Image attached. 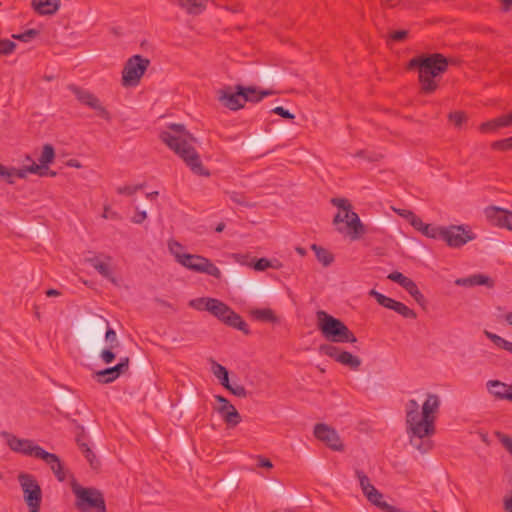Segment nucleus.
<instances>
[{"instance_id":"obj_64","label":"nucleus","mask_w":512,"mask_h":512,"mask_svg":"<svg viewBox=\"0 0 512 512\" xmlns=\"http://www.w3.org/2000/svg\"><path fill=\"white\" fill-rule=\"evenodd\" d=\"M45 294L47 297H57V296L61 295V292L57 289L50 288V289L46 290Z\"/></svg>"},{"instance_id":"obj_39","label":"nucleus","mask_w":512,"mask_h":512,"mask_svg":"<svg viewBox=\"0 0 512 512\" xmlns=\"http://www.w3.org/2000/svg\"><path fill=\"white\" fill-rule=\"evenodd\" d=\"M214 398L218 403L221 404L217 409L219 414H224V412H230L232 408H235V406L232 405L230 401L222 395H215Z\"/></svg>"},{"instance_id":"obj_1","label":"nucleus","mask_w":512,"mask_h":512,"mask_svg":"<svg viewBox=\"0 0 512 512\" xmlns=\"http://www.w3.org/2000/svg\"><path fill=\"white\" fill-rule=\"evenodd\" d=\"M440 401L438 396L429 394L422 405L414 399H410L405 405L406 412V432L410 437L411 443L413 438L423 439L430 437L435 433V420L438 413Z\"/></svg>"},{"instance_id":"obj_28","label":"nucleus","mask_w":512,"mask_h":512,"mask_svg":"<svg viewBox=\"0 0 512 512\" xmlns=\"http://www.w3.org/2000/svg\"><path fill=\"white\" fill-rule=\"evenodd\" d=\"M56 157L55 149L51 144H45L42 149V153L39 157V163L44 165V168L47 172H54L49 168V164H51Z\"/></svg>"},{"instance_id":"obj_16","label":"nucleus","mask_w":512,"mask_h":512,"mask_svg":"<svg viewBox=\"0 0 512 512\" xmlns=\"http://www.w3.org/2000/svg\"><path fill=\"white\" fill-rule=\"evenodd\" d=\"M475 239L476 233L470 225H450V247L460 248Z\"/></svg>"},{"instance_id":"obj_47","label":"nucleus","mask_w":512,"mask_h":512,"mask_svg":"<svg viewBox=\"0 0 512 512\" xmlns=\"http://www.w3.org/2000/svg\"><path fill=\"white\" fill-rule=\"evenodd\" d=\"M213 298H197L190 301L189 305L199 311H207V302Z\"/></svg>"},{"instance_id":"obj_62","label":"nucleus","mask_w":512,"mask_h":512,"mask_svg":"<svg viewBox=\"0 0 512 512\" xmlns=\"http://www.w3.org/2000/svg\"><path fill=\"white\" fill-rule=\"evenodd\" d=\"M102 217L105 218V219H108V218H118L117 217V213L113 212V211H110V209L108 207H105Z\"/></svg>"},{"instance_id":"obj_32","label":"nucleus","mask_w":512,"mask_h":512,"mask_svg":"<svg viewBox=\"0 0 512 512\" xmlns=\"http://www.w3.org/2000/svg\"><path fill=\"white\" fill-rule=\"evenodd\" d=\"M369 295L374 297L379 305H381L387 309H390V310H393V308L397 302L396 300H394L388 296H385L384 294H382L374 289H372L369 292Z\"/></svg>"},{"instance_id":"obj_30","label":"nucleus","mask_w":512,"mask_h":512,"mask_svg":"<svg viewBox=\"0 0 512 512\" xmlns=\"http://www.w3.org/2000/svg\"><path fill=\"white\" fill-rule=\"evenodd\" d=\"M26 160L32 162L30 165H25L27 173L36 174L40 177H55L57 175V172H47L44 165L36 164L29 155L26 156Z\"/></svg>"},{"instance_id":"obj_5","label":"nucleus","mask_w":512,"mask_h":512,"mask_svg":"<svg viewBox=\"0 0 512 512\" xmlns=\"http://www.w3.org/2000/svg\"><path fill=\"white\" fill-rule=\"evenodd\" d=\"M75 507L80 512H107L103 493L96 488L82 487L74 483Z\"/></svg>"},{"instance_id":"obj_4","label":"nucleus","mask_w":512,"mask_h":512,"mask_svg":"<svg viewBox=\"0 0 512 512\" xmlns=\"http://www.w3.org/2000/svg\"><path fill=\"white\" fill-rule=\"evenodd\" d=\"M317 326L322 335L334 343H355L357 338L343 321L333 317L327 312H317Z\"/></svg>"},{"instance_id":"obj_18","label":"nucleus","mask_w":512,"mask_h":512,"mask_svg":"<svg viewBox=\"0 0 512 512\" xmlns=\"http://www.w3.org/2000/svg\"><path fill=\"white\" fill-rule=\"evenodd\" d=\"M455 284L458 286L473 287V286H485L488 289H492L495 286L493 278L484 274H474L465 278H459L455 280Z\"/></svg>"},{"instance_id":"obj_11","label":"nucleus","mask_w":512,"mask_h":512,"mask_svg":"<svg viewBox=\"0 0 512 512\" xmlns=\"http://www.w3.org/2000/svg\"><path fill=\"white\" fill-rule=\"evenodd\" d=\"M2 435L7 438V444L14 452L25 456L35 457L37 459H40L42 456L48 457L45 454V450L41 446L35 444L33 440L20 439L8 432H3Z\"/></svg>"},{"instance_id":"obj_36","label":"nucleus","mask_w":512,"mask_h":512,"mask_svg":"<svg viewBox=\"0 0 512 512\" xmlns=\"http://www.w3.org/2000/svg\"><path fill=\"white\" fill-rule=\"evenodd\" d=\"M356 476L359 480V483H360V486H361V489H362L364 495L370 491V488H375L370 483L368 476L363 471L356 470Z\"/></svg>"},{"instance_id":"obj_42","label":"nucleus","mask_w":512,"mask_h":512,"mask_svg":"<svg viewBox=\"0 0 512 512\" xmlns=\"http://www.w3.org/2000/svg\"><path fill=\"white\" fill-rule=\"evenodd\" d=\"M484 334L486 335V337L488 339H490L496 346L502 348V349H506V347L508 346L509 344V341L505 340L504 338L492 333V332H489V331H485Z\"/></svg>"},{"instance_id":"obj_59","label":"nucleus","mask_w":512,"mask_h":512,"mask_svg":"<svg viewBox=\"0 0 512 512\" xmlns=\"http://www.w3.org/2000/svg\"><path fill=\"white\" fill-rule=\"evenodd\" d=\"M147 218V214L145 211L137 210L135 215L132 218V221L136 224H141Z\"/></svg>"},{"instance_id":"obj_14","label":"nucleus","mask_w":512,"mask_h":512,"mask_svg":"<svg viewBox=\"0 0 512 512\" xmlns=\"http://www.w3.org/2000/svg\"><path fill=\"white\" fill-rule=\"evenodd\" d=\"M320 353L333 358L338 363L349 367L352 370H358L361 365L359 357L354 356L348 351H341L339 347L331 344H322L319 347Z\"/></svg>"},{"instance_id":"obj_45","label":"nucleus","mask_w":512,"mask_h":512,"mask_svg":"<svg viewBox=\"0 0 512 512\" xmlns=\"http://www.w3.org/2000/svg\"><path fill=\"white\" fill-rule=\"evenodd\" d=\"M468 116L463 111H457L453 114L450 113V120L454 121L456 127L461 128L464 123H466Z\"/></svg>"},{"instance_id":"obj_25","label":"nucleus","mask_w":512,"mask_h":512,"mask_svg":"<svg viewBox=\"0 0 512 512\" xmlns=\"http://www.w3.org/2000/svg\"><path fill=\"white\" fill-rule=\"evenodd\" d=\"M243 93L247 94V100H245V103L246 102L257 103V102L261 101L264 97L274 94V91L268 90V89L260 90L253 86H249V87L243 86Z\"/></svg>"},{"instance_id":"obj_19","label":"nucleus","mask_w":512,"mask_h":512,"mask_svg":"<svg viewBox=\"0 0 512 512\" xmlns=\"http://www.w3.org/2000/svg\"><path fill=\"white\" fill-rule=\"evenodd\" d=\"M485 215L490 224L508 229L510 211L498 207H488L485 210Z\"/></svg>"},{"instance_id":"obj_12","label":"nucleus","mask_w":512,"mask_h":512,"mask_svg":"<svg viewBox=\"0 0 512 512\" xmlns=\"http://www.w3.org/2000/svg\"><path fill=\"white\" fill-rule=\"evenodd\" d=\"M69 90L77 100L97 112V115L106 121L111 120L110 112L101 104L100 100L91 92L82 89L74 84L69 85Z\"/></svg>"},{"instance_id":"obj_29","label":"nucleus","mask_w":512,"mask_h":512,"mask_svg":"<svg viewBox=\"0 0 512 512\" xmlns=\"http://www.w3.org/2000/svg\"><path fill=\"white\" fill-rule=\"evenodd\" d=\"M421 233L429 238H441L448 243V228L446 227L438 228L430 224H426Z\"/></svg>"},{"instance_id":"obj_48","label":"nucleus","mask_w":512,"mask_h":512,"mask_svg":"<svg viewBox=\"0 0 512 512\" xmlns=\"http://www.w3.org/2000/svg\"><path fill=\"white\" fill-rule=\"evenodd\" d=\"M355 157L365 158L369 161H379L383 158L381 153H369L367 150H359L356 152Z\"/></svg>"},{"instance_id":"obj_41","label":"nucleus","mask_w":512,"mask_h":512,"mask_svg":"<svg viewBox=\"0 0 512 512\" xmlns=\"http://www.w3.org/2000/svg\"><path fill=\"white\" fill-rule=\"evenodd\" d=\"M225 389H227L231 394L237 396V397H240V398H245L247 397V390L246 388L243 386V385H240V384H229L228 387H226Z\"/></svg>"},{"instance_id":"obj_51","label":"nucleus","mask_w":512,"mask_h":512,"mask_svg":"<svg viewBox=\"0 0 512 512\" xmlns=\"http://www.w3.org/2000/svg\"><path fill=\"white\" fill-rule=\"evenodd\" d=\"M409 222L410 224L418 231H422L423 227L426 225L421 218H419L417 215H415L414 213L410 212L409 213Z\"/></svg>"},{"instance_id":"obj_61","label":"nucleus","mask_w":512,"mask_h":512,"mask_svg":"<svg viewBox=\"0 0 512 512\" xmlns=\"http://www.w3.org/2000/svg\"><path fill=\"white\" fill-rule=\"evenodd\" d=\"M492 394L499 399H507L512 401V393L502 392V391H493Z\"/></svg>"},{"instance_id":"obj_58","label":"nucleus","mask_w":512,"mask_h":512,"mask_svg":"<svg viewBox=\"0 0 512 512\" xmlns=\"http://www.w3.org/2000/svg\"><path fill=\"white\" fill-rule=\"evenodd\" d=\"M8 171H9L10 173H12V175H11L10 177H12V176H16V177H18V178H20V179H24V178H26V177H27V174H28V173H27V171H26V167H25V166H23V167H22V168H20V169L12 168V169H10V170H8Z\"/></svg>"},{"instance_id":"obj_44","label":"nucleus","mask_w":512,"mask_h":512,"mask_svg":"<svg viewBox=\"0 0 512 512\" xmlns=\"http://www.w3.org/2000/svg\"><path fill=\"white\" fill-rule=\"evenodd\" d=\"M143 187H144V184H138V185H134V186L125 185L122 187H118L117 193L131 196V195L135 194L138 190H141Z\"/></svg>"},{"instance_id":"obj_49","label":"nucleus","mask_w":512,"mask_h":512,"mask_svg":"<svg viewBox=\"0 0 512 512\" xmlns=\"http://www.w3.org/2000/svg\"><path fill=\"white\" fill-rule=\"evenodd\" d=\"M105 340H106V342L109 343L110 348H117L119 346L116 332L110 327H108L106 330Z\"/></svg>"},{"instance_id":"obj_50","label":"nucleus","mask_w":512,"mask_h":512,"mask_svg":"<svg viewBox=\"0 0 512 512\" xmlns=\"http://www.w3.org/2000/svg\"><path fill=\"white\" fill-rule=\"evenodd\" d=\"M497 436L501 444L512 456V437L502 433H497Z\"/></svg>"},{"instance_id":"obj_6","label":"nucleus","mask_w":512,"mask_h":512,"mask_svg":"<svg viewBox=\"0 0 512 512\" xmlns=\"http://www.w3.org/2000/svg\"><path fill=\"white\" fill-rule=\"evenodd\" d=\"M330 202L341 210L334 216V225L346 222L347 227L350 229L349 235L353 240L358 239L365 233L364 225L358 214L352 210V206L346 198H332Z\"/></svg>"},{"instance_id":"obj_57","label":"nucleus","mask_w":512,"mask_h":512,"mask_svg":"<svg viewBox=\"0 0 512 512\" xmlns=\"http://www.w3.org/2000/svg\"><path fill=\"white\" fill-rule=\"evenodd\" d=\"M85 436V430H84V427L81 426V425H76V429H75V439H76V442H77V445L80 447V444H86L84 441H83V438Z\"/></svg>"},{"instance_id":"obj_27","label":"nucleus","mask_w":512,"mask_h":512,"mask_svg":"<svg viewBox=\"0 0 512 512\" xmlns=\"http://www.w3.org/2000/svg\"><path fill=\"white\" fill-rule=\"evenodd\" d=\"M207 0H178V4L187 11L189 14H200L204 8Z\"/></svg>"},{"instance_id":"obj_60","label":"nucleus","mask_w":512,"mask_h":512,"mask_svg":"<svg viewBox=\"0 0 512 512\" xmlns=\"http://www.w3.org/2000/svg\"><path fill=\"white\" fill-rule=\"evenodd\" d=\"M258 466L261 468H272L273 464L268 458L258 456Z\"/></svg>"},{"instance_id":"obj_52","label":"nucleus","mask_w":512,"mask_h":512,"mask_svg":"<svg viewBox=\"0 0 512 512\" xmlns=\"http://www.w3.org/2000/svg\"><path fill=\"white\" fill-rule=\"evenodd\" d=\"M113 349L114 348H110L109 347L107 349L102 350L100 357H101V359L103 360L104 363L110 364V363H112L115 360L116 355L113 352Z\"/></svg>"},{"instance_id":"obj_37","label":"nucleus","mask_w":512,"mask_h":512,"mask_svg":"<svg viewBox=\"0 0 512 512\" xmlns=\"http://www.w3.org/2000/svg\"><path fill=\"white\" fill-rule=\"evenodd\" d=\"M39 35V31L36 29H28L23 33L13 34L12 38L21 42H29Z\"/></svg>"},{"instance_id":"obj_31","label":"nucleus","mask_w":512,"mask_h":512,"mask_svg":"<svg viewBox=\"0 0 512 512\" xmlns=\"http://www.w3.org/2000/svg\"><path fill=\"white\" fill-rule=\"evenodd\" d=\"M312 250L315 252L317 260L323 264V266L327 267L331 265V263L334 261V256L331 252H329L327 249L318 246L316 244H313L311 246Z\"/></svg>"},{"instance_id":"obj_26","label":"nucleus","mask_w":512,"mask_h":512,"mask_svg":"<svg viewBox=\"0 0 512 512\" xmlns=\"http://www.w3.org/2000/svg\"><path fill=\"white\" fill-rule=\"evenodd\" d=\"M211 370L214 376L219 380L220 384L226 388L230 384L229 372L226 367L219 364L215 360H211Z\"/></svg>"},{"instance_id":"obj_2","label":"nucleus","mask_w":512,"mask_h":512,"mask_svg":"<svg viewBox=\"0 0 512 512\" xmlns=\"http://www.w3.org/2000/svg\"><path fill=\"white\" fill-rule=\"evenodd\" d=\"M161 141L173 150L190 168V170L199 176H209L210 172L204 168L200 156L192 146L194 137L185 130L182 124H172L167 131H162L159 135Z\"/></svg>"},{"instance_id":"obj_23","label":"nucleus","mask_w":512,"mask_h":512,"mask_svg":"<svg viewBox=\"0 0 512 512\" xmlns=\"http://www.w3.org/2000/svg\"><path fill=\"white\" fill-rule=\"evenodd\" d=\"M510 125H511V123L509 120V115H502L498 118H495V119H492V120L482 123L479 127V130L482 133H490V132H495L499 128L508 127Z\"/></svg>"},{"instance_id":"obj_8","label":"nucleus","mask_w":512,"mask_h":512,"mask_svg":"<svg viewBox=\"0 0 512 512\" xmlns=\"http://www.w3.org/2000/svg\"><path fill=\"white\" fill-rule=\"evenodd\" d=\"M18 482L23 491L24 500L30 512H40L42 502V490L34 475L20 473Z\"/></svg>"},{"instance_id":"obj_17","label":"nucleus","mask_w":512,"mask_h":512,"mask_svg":"<svg viewBox=\"0 0 512 512\" xmlns=\"http://www.w3.org/2000/svg\"><path fill=\"white\" fill-rule=\"evenodd\" d=\"M129 357H123L119 363L113 367L105 368L97 371L94 374V378L98 383L108 384L116 380L121 374H124L129 369Z\"/></svg>"},{"instance_id":"obj_10","label":"nucleus","mask_w":512,"mask_h":512,"mask_svg":"<svg viewBox=\"0 0 512 512\" xmlns=\"http://www.w3.org/2000/svg\"><path fill=\"white\" fill-rule=\"evenodd\" d=\"M176 257L177 261L189 270L205 273L217 279L222 276L220 269L204 256L184 253L176 255Z\"/></svg>"},{"instance_id":"obj_43","label":"nucleus","mask_w":512,"mask_h":512,"mask_svg":"<svg viewBox=\"0 0 512 512\" xmlns=\"http://www.w3.org/2000/svg\"><path fill=\"white\" fill-rule=\"evenodd\" d=\"M407 292L414 298V300L420 305V306H424L425 303H426V299L424 297V295L421 293V291L419 290L417 284H415L414 286H412V288H409L407 290Z\"/></svg>"},{"instance_id":"obj_35","label":"nucleus","mask_w":512,"mask_h":512,"mask_svg":"<svg viewBox=\"0 0 512 512\" xmlns=\"http://www.w3.org/2000/svg\"><path fill=\"white\" fill-rule=\"evenodd\" d=\"M17 47V44L9 39H0V55L8 56L12 54Z\"/></svg>"},{"instance_id":"obj_21","label":"nucleus","mask_w":512,"mask_h":512,"mask_svg":"<svg viewBox=\"0 0 512 512\" xmlns=\"http://www.w3.org/2000/svg\"><path fill=\"white\" fill-rule=\"evenodd\" d=\"M45 454L48 457L42 456L40 459L43 460L47 465L50 466L52 472L54 473L55 477L58 481L63 482L66 480V472L64 469V465L61 462L60 458L54 454L45 451Z\"/></svg>"},{"instance_id":"obj_20","label":"nucleus","mask_w":512,"mask_h":512,"mask_svg":"<svg viewBox=\"0 0 512 512\" xmlns=\"http://www.w3.org/2000/svg\"><path fill=\"white\" fill-rule=\"evenodd\" d=\"M105 260L106 261H102L98 256L85 259V261L89 263L101 276L110 280L112 283H116V279L113 277L110 268L111 257L105 256Z\"/></svg>"},{"instance_id":"obj_55","label":"nucleus","mask_w":512,"mask_h":512,"mask_svg":"<svg viewBox=\"0 0 512 512\" xmlns=\"http://www.w3.org/2000/svg\"><path fill=\"white\" fill-rule=\"evenodd\" d=\"M387 278L401 286L405 279H407V276L403 275L401 272L394 271L390 273Z\"/></svg>"},{"instance_id":"obj_46","label":"nucleus","mask_w":512,"mask_h":512,"mask_svg":"<svg viewBox=\"0 0 512 512\" xmlns=\"http://www.w3.org/2000/svg\"><path fill=\"white\" fill-rule=\"evenodd\" d=\"M267 268H279L278 265H273L267 258H260L254 264V269L257 271H264Z\"/></svg>"},{"instance_id":"obj_38","label":"nucleus","mask_w":512,"mask_h":512,"mask_svg":"<svg viewBox=\"0 0 512 512\" xmlns=\"http://www.w3.org/2000/svg\"><path fill=\"white\" fill-rule=\"evenodd\" d=\"M491 148L493 150H497V151H508V150H511L512 149V136L508 137V138H505V139H502V140L494 141L491 144Z\"/></svg>"},{"instance_id":"obj_33","label":"nucleus","mask_w":512,"mask_h":512,"mask_svg":"<svg viewBox=\"0 0 512 512\" xmlns=\"http://www.w3.org/2000/svg\"><path fill=\"white\" fill-rule=\"evenodd\" d=\"M223 421L229 426V427H236L241 421V415L237 411L236 408H232L230 412H224V414H220Z\"/></svg>"},{"instance_id":"obj_15","label":"nucleus","mask_w":512,"mask_h":512,"mask_svg":"<svg viewBox=\"0 0 512 512\" xmlns=\"http://www.w3.org/2000/svg\"><path fill=\"white\" fill-rule=\"evenodd\" d=\"M218 100L230 110H239L244 107L247 94L243 93V86L237 85L235 91L231 87H225L218 91Z\"/></svg>"},{"instance_id":"obj_63","label":"nucleus","mask_w":512,"mask_h":512,"mask_svg":"<svg viewBox=\"0 0 512 512\" xmlns=\"http://www.w3.org/2000/svg\"><path fill=\"white\" fill-rule=\"evenodd\" d=\"M415 284L416 283L412 279L407 277V279H405V281L402 283L401 287H403L407 291L409 288H412V286H414Z\"/></svg>"},{"instance_id":"obj_54","label":"nucleus","mask_w":512,"mask_h":512,"mask_svg":"<svg viewBox=\"0 0 512 512\" xmlns=\"http://www.w3.org/2000/svg\"><path fill=\"white\" fill-rule=\"evenodd\" d=\"M272 113H275L285 119H294V114L290 113L289 110L285 109L282 106H277L274 109H272Z\"/></svg>"},{"instance_id":"obj_24","label":"nucleus","mask_w":512,"mask_h":512,"mask_svg":"<svg viewBox=\"0 0 512 512\" xmlns=\"http://www.w3.org/2000/svg\"><path fill=\"white\" fill-rule=\"evenodd\" d=\"M250 316L260 322L278 323L279 318L275 315L274 311L270 308H255L250 310Z\"/></svg>"},{"instance_id":"obj_3","label":"nucleus","mask_w":512,"mask_h":512,"mask_svg":"<svg viewBox=\"0 0 512 512\" xmlns=\"http://www.w3.org/2000/svg\"><path fill=\"white\" fill-rule=\"evenodd\" d=\"M448 68V59L440 54H421L407 63V70L417 71L421 90L425 94L433 93L438 87L442 73Z\"/></svg>"},{"instance_id":"obj_7","label":"nucleus","mask_w":512,"mask_h":512,"mask_svg":"<svg viewBox=\"0 0 512 512\" xmlns=\"http://www.w3.org/2000/svg\"><path fill=\"white\" fill-rule=\"evenodd\" d=\"M207 311L226 325L240 330L246 335L250 334L247 323L224 302L215 298L209 300L207 302Z\"/></svg>"},{"instance_id":"obj_40","label":"nucleus","mask_w":512,"mask_h":512,"mask_svg":"<svg viewBox=\"0 0 512 512\" xmlns=\"http://www.w3.org/2000/svg\"><path fill=\"white\" fill-rule=\"evenodd\" d=\"M80 450L84 454L85 458L88 460L92 468H96V466L99 464L96 460V456L93 453V451L90 449L88 444H80Z\"/></svg>"},{"instance_id":"obj_53","label":"nucleus","mask_w":512,"mask_h":512,"mask_svg":"<svg viewBox=\"0 0 512 512\" xmlns=\"http://www.w3.org/2000/svg\"><path fill=\"white\" fill-rule=\"evenodd\" d=\"M489 389H490V392L492 393L493 391H502V392H506V385L498 380H490L488 383H487Z\"/></svg>"},{"instance_id":"obj_9","label":"nucleus","mask_w":512,"mask_h":512,"mask_svg":"<svg viewBox=\"0 0 512 512\" xmlns=\"http://www.w3.org/2000/svg\"><path fill=\"white\" fill-rule=\"evenodd\" d=\"M150 65V60L141 55L131 56L124 64L122 70V85L124 87H135Z\"/></svg>"},{"instance_id":"obj_56","label":"nucleus","mask_w":512,"mask_h":512,"mask_svg":"<svg viewBox=\"0 0 512 512\" xmlns=\"http://www.w3.org/2000/svg\"><path fill=\"white\" fill-rule=\"evenodd\" d=\"M407 35H408L407 30H396L390 34V38L393 41L400 42V41H403L404 39H406Z\"/></svg>"},{"instance_id":"obj_34","label":"nucleus","mask_w":512,"mask_h":512,"mask_svg":"<svg viewBox=\"0 0 512 512\" xmlns=\"http://www.w3.org/2000/svg\"><path fill=\"white\" fill-rule=\"evenodd\" d=\"M393 311L407 319H415L417 317V314L414 310L410 309L407 305L399 301L396 302Z\"/></svg>"},{"instance_id":"obj_22","label":"nucleus","mask_w":512,"mask_h":512,"mask_svg":"<svg viewBox=\"0 0 512 512\" xmlns=\"http://www.w3.org/2000/svg\"><path fill=\"white\" fill-rule=\"evenodd\" d=\"M32 8L39 15H53L60 7V0H32Z\"/></svg>"},{"instance_id":"obj_13","label":"nucleus","mask_w":512,"mask_h":512,"mask_svg":"<svg viewBox=\"0 0 512 512\" xmlns=\"http://www.w3.org/2000/svg\"><path fill=\"white\" fill-rule=\"evenodd\" d=\"M313 434L315 438L323 442L328 448L333 451H344V444L337 433V431L324 423H317L314 426Z\"/></svg>"}]
</instances>
